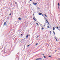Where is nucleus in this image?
Masks as SVG:
<instances>
[{"mask_svg":"<svg viewBox=\"0 0 60 60\" xmlns=\"http://www.w3.org/2000/svg\"><path fill=\"white\" fill-rule=\"evenodd\" d=\"M28 35H27L26 36V38H28Z\"/></svg>","mask_w":60,"mask_h":60,"instance_id":"nucleus-4","label":"nucleus"},{"mask_svg":"<svg viewBox=\"0 0 60 60\" xmlns=\"http://www.w3.org/2000/svg\"><path fill=\"white\" fill-rule=\"evenodd\" d=\"M6 24V22H5L4 23V25H5Z\"/></svg>","mask_w":60,"mask_h":60,"instance_id":"nucleus-9","label":"nucleus"},{"mask_svg":"<svg viewBox=\"0 0 60 60\" xmlns=\"http://www.w3.org/2000/svg\"><path fill=\"white\" fill-rule=\"evenodd\" d=\"M31 1V0H30V1Z\"/></svg>","mask_w":60,"mask_h":60,"instance_id":"nucleus-30","label":"nucleus"},{"mask_svg":"<svg viewBox=\"0 0 60 60\" xmlns=\"http://www.w3.org/2000/svg\"><path fill=\"white\" fill-rule=\"evenodd\" d=\"M18 19H19V20H21V18H18Z\"/></svg>","mask_w":60,"mask_h":60,"instance_id":"nucleus-5","label":"nucleus"},{"mask_svg":"<svg viewBox=\"0 0 60 60\" xmlns=\"http://www.w3.org/2000/svg\"><path fill=\"white\" fill-rule=\"evenodd\" d=\"M21 35H22V34H21Z\"/></svg>","mask_w":60,"mask_h":60,"instance_id":"nucleus-29","label":"nucleus"},{"mask_svg":"<svg viewBox=\"0 0 60 60\" xmlns=\"http://www.w3.org/2000/svg\"><path fill=\"white\" fill-rule=\"evenodd\" d=\"M42 29H44V28H42Z\"/></svg>","mask_w":60,"mask_h":60,"instance_id":"nucleus-20","label":"nucleus"},{"mask_svg":"<svg viewBox=\"0 0 60 60\" xmlns=\"http://www.w3.org/2000/svg\"><path fill=\"white\" fill-rule=\"evenodd\" d=\"M33 19H34L35 20V21H36V20H35V18H33Z\"/></svg>","mask_w":60,"mask_h":60,"instance_id":"nucleus-8","label":"nucleus"},{"mask_svg":"<svg viewBox=\"0 0 60 60\" xmlns=\"http://www.w3.org/2000/svg\"><path fill=\"white\" fill-rule=\"evenodd\" d=\"M33 4H34V5H36V4H37V3H35L33 2Z\"/></svg>","mask_w":60,"mask_h":60,"instance_id":"nucleus-1","label":"nucleus"},{"mask_svg":"<svg viewBox=\"0 0 60 60\" xmlns=\"http://www.w3.org/2000/svg\"><path fill=\"white\" fill-rule=\"evenodd\" d=\"M56 28H57V29H58V26H56Z\"/></svg>","mask_w":60,"mask_h":60,"instance_id":"nucleus-15","label":"nucleus"},{"mask_svg":"<svg viewBox=\"0 0 60 60\" xmlns=\"http://www.w3.org/2000/svg\"><path fill=\"white\" fill-rule=\"evenodd\" d=\"M33 15H34V14H33Z\"/></svg>","mask_w":60,"mask_h":60,"instance_id":"nucleus-31","label":"nucleus"},{"mask_svg":"<svg viewBox=\"0 0 60 60\" xmlns=\"http://www.w3.org/2000/svg\"><path fill=\"white\" fill-rule=\"evenodd\" d=\"M44 19H45V20H46V21L47 22V23H48V24H49V22H48V21H47V19H46V18H45V17H44Z\"/></svg>","mask_w":60,"mask_h":60,"instance_id":"nucleus-3","label":"nucleus"},{"mask_svg":"<svg viewBox=\"0 0 60 60\" xmlns=\"http://www.w3.org/2000/svg\"><path fill=\"white\" fill-rule=\"evenodd\" d=\"M53 30H55V28L54 27L53 28Z\"/></svg>","mask_w":60,"mask_h":60,"instance_id":"nucleus-10","label":"nucleus"},{"mask_svg":"<svg viewBox=\"0 0 60 60\" xmlns=\"http://www.w3.org/2000/svg\"><path fill=\"white\" fill-rule=\"evenodd\" d=\"M36 59V60H39V59Z\"/></svg>","mask_w":60,"mask_h":60,"instance_id":"nucleus-12","label":"nucleus"},{"mask_svg":"<svg viewBox=\"0 0 60 60\" xmlns=\"http://www.w3.org/2000/svg\"><path fill=\"white\" fill-rule=\"evenodd\" d=\"M51 34V33H50V34Z\"/></svg>","mask_w":60,"mask_h":60,"instance_id":"nucleus-33","label":"nucleus"},{"mask_svg":"<svg viewBox=\"0 0 60 60\" xmlns=\"http://www.w3.org/2000/svg\"><path fill=\"white\" fill-rule=\"evenodd\" d=\"M38 9H40V8H39V7H38Z\"/></svg>","mask_w":60,"mask_h":60,"instance_id":"nucleus-19","label":"nucleus"},{"mask_svg":"<svg viewBox=\"0 0 60 60\" xmlns=\"http://www.w3.org/2000/svg\"><path fill=\"white\" fill-rule=\"evenodd\" d=\"M36 24H37V25H38V23H36Z\"/></svg>","mask_w":60,"mask_h":60,"instance_id":"nucleus-14","label":"nucleus"},{"mask_svg":"<svg viewBox=\"0 0 60 60\" xmlns=\"http://www.w3.org/2000/svg\"><path fill=\"white\" fill-rule=\"evenodd\" d=\"M53 33L54 34H55V32H54V31H53Z\"/></svg>","mask_w":60,"mask_h":60,"instance_id":"nucleus-18","label":"nucleus"},{"mask_svg":"<svg viewBox=\"0 0 60 60\" xmlns=\"http://www.w3.org/2000/svg\"><path fill=\"white\" fill-rule=\"evenodd\" d=\"M9 15H11V13H10V14H9Z\"/></svg>","mask_w":60,"mask_h":60,"instance_id":"nucleus-23","label":"nucleus"},{"mask_svg":"<svg viewBox=\"0 0 60 60\" xmlns=\"http://www.w3.org/2000/svg\"><path fill=\"white\" fill-rule=\"evenodd\" d=\"M56 51H56H55V52H56V51Z\"/></svg>","mask_w":60,"mask_h":60,"instance_id":"nucleus-32","label":"nucleus"},{"mask_svg":"<svg viewBox=\"0 0 60 60\" xmlns=\"http://www.w3.org/2000/svg\"><path fill=\"white\" fill-rule=\"evenodd\" d=\"M41 14L42 16H43V15H42V14Z\"/></svg>","mask_w":60,"mask_h":60,"instance_id":"nucleus-27","label":"nucleus"},{"mask_svg":"<svg viewBox=\"0 0 60 60\" xmlns=\"http://www.w3.org/2000/svg\"><path fill=\"white\" fill-rule=\"evenodd\" d=\"M50 33H51V31H50Z\"/></svg>","mask_w":60,"mask_h":60,"instance_id":"nucleus-28","label":"nucleus"},{"mask_svg":"<svg viewBox=\"0 0 60 60\" xmlns=\"http://www.w3.org/2000/svg\"><path fill=\"white\" fill-rule=\"evenodd\" d=\"M38 37H39V36H38V37H37L36 38H38Z\"/></svg>","mask_w":60,"mask_h":60,"instance_id":"nucleus-13","label":"nucleus"},{"mask_svg":"<svg viewBox=\"0 0 60 60\" xmlns=\"http://www.w3.org/2000/svg\"><path fill=\"white\" fill-rule=\"evenodd\" d=\"M29 46H30V45H28L27 46L28 47H29Z\"/></svg>","mask_w":60,"mask_h":60,"instance_id":"nucleus-17","label":"nucleus"},{"mask_svg":"<svg viewBox=\"0 0 60 60\" xmlns=\"http://www.w3.org/2000/svg\"><path fill=\"white\" fill-rule=\"evenodd\" d=\"M45 16L46 17H47V15H46V14H45Z\"/></svg>","mask_w":60,"mask_h":60,"instance_id":"nucleus-11","label":"nucleus"},{"mask_svg":"<svg viewBox=\"0 0 60 60\" xmlns=\"http://www.w3.org/2000/svg\"><path fill=\"white\" fill-rule=\"evenodd\" d=\"M15 4H16V3H15Z\"/></svg>","mask_w":60,"mask_h":60,"instance_id":"nucleus-34","label":"nucleus"},{"mask_svg":"<svg viewBox=\"0 0 60 60\" xmlns=\"http://www.w3.org/2000/svg\"><path fill=\"white\" fill-rule=\"evenodd\" d=\"M55 39H56V41H57V38L56 37L55 38Z\"/></svg>","mask_w":60,"mask_h":60,"instance_id":"nucleus-2","label":"nucleus"},{"mask_svg":"<svg viewBox=\"0 0 60 60\" xmlns=\"http://www.w3.org/2000/svg\"><path fill=\"white\" fill-rule=\"evenodd\" d=\"M58 6H60V5H59V3L58 2Z\"/></svg>","mask_w":60,"mask_h":60,"instance_id":"nucleus-6","label":"nucleus"},{"mask_svg":"<svg viewBox=\"0 0 60 60\" xmlns=\"http://www.w3.org/2000/svg\"><path fill=\"white\" fill-rule=\"evenodd\" d=\"M43 56H44V54H42Z\"/></svg>","mask_w":60,"mask_h":60,"instance_id":"nucleus-26","label":"nucleus"},{"mask_svg":"<svg viewBox=\"0 0 60 60\" xmlns=\"http://www.w3.org/2000/svg\"><path fill=\"white\" fill-rule=\"evenodd\" d=\"M39 15H41V13H39L38 14Z\"/></svg>","mask_w":60,"mask_h":60,"instance_id":"nucleus-7","label":"nucleus"},{"mask_svg":"<svg viewBox=\"0 0 60 60\" xmlns=\"http://www.w3.org/2000/svg\"><path fill=\"white\" fill-rule=\"evenodd\" d=\"M37 44H36V45H37Z\"/></svg>","mask_w":60,"mask_h":60,"instance_id":"nucleus-22","label":"nucleus"},{"mask_svg":"<svg viewBox=\"0 0 60 60\" xmlns=\"http://www.w3.org/2000/svg\"><path fill=\"white\" fill-rule=\"evenodd\" d=\"M48 28H49V26H48Z\"/></svg>","mask_w":60,"mask_h":60,"instance_id":"nucleus-24","label":"nucleus"},{"mask_svg":"<svg viewBox=\"0 0 60 60\" xmlns=\"http://www.w3.org/2000/svg\"><path fill=\"white\" fill-rule=\"evenodd\" d=\"M51 56H49V57H51Z\"/></svg>","mask_w":60,"mask_h":60,"instance_id":"nucleus-21","label":"nucleus"},{"mask_svg":"<svg viewBox=\"0 0 60 60\" xmlns=\"http://www.w3.org/2000/svg\"><path fill=\"white\" fill-rule=\"evenodd\" d=\"M59 9V6L58 7Z\"/></svg>","mask_w":60,"mask_h":60,"instance_id":"nucleus-25","label":"nucleus"},{"mask_svg":"<svg viewBox=\"0 0 60 60\" xmlns=\"http://www.w3.org/2000/svg\"><path fill=\"white\" fill-rule=\"evenodd\" d=\"M44 58H46V56H44Z\"/></svg>","mask_w":60,"mask_h":60,"instance_id":"nucleus-16","label":"nucleus"}]
</instances>
